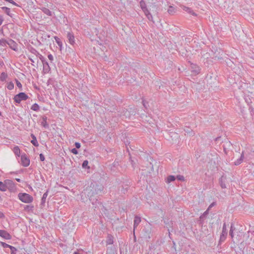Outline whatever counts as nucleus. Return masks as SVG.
Masks as SVG:
<instances>
[{
  "label": "nucleus",
  "instance_id": "nucleus-31",
  "mask_svg": "<svg viewBox=\"0 0 254 254\" xmlns=\"http://www.w3.org/2000/svg\"><path fill=\"white\" fill-rule=\"evenodd\" d=\"M31 109L34 111H38L39 110L40 108L37 103H35L32 106Z\"/></svg>",
  "mask_w": 254,
  "mask_h": 254
},
{
  "label": "nucleus",
  "instance_id": "nucleus-21",
  "mask_svg": "<svg viewBox=\"0 0 254 254\" xmlns=\"http://www.w3.org/2000/svg\"><path fill=\"white\" fill-rule=\"evenodd\" d=\"M176 180V177L173 175L168 176L166 179V183L169 184Z\"/></svg>",
  "mask_w": 254,
  "mask_h": 254
},
{
  "label": "nucleus",
  "instance_id": "nucleus-15",
  "mask_svg": "<svg viewBox=\"0 0 254 254\" xmlns=\"http://www.w3.org/2000/svg\"><path fill=\"white\" fill-rule=\"evenodd\" d=\"M140 221H141V218L140 217H139L138 216H135L134 217V224H133L134 229H135L138 225V224L140 223Z\"/></svg>",
  "mask_w": 254,
  "mask_h": 254
},
{
  "label": "nucleus",
  "instance_id": "nucleus-50",
  "mask_svg": "<svg viewBox=\"0 0 254 254\" xmlns=\"http://www.w3.org/2000/svg\"><path fill=\"white\" fill-rule=\"evenodd\" d=\"M229 235H230V236L232 238H233L234 237L233 232H232V231H230Z\"/></svg>",
  "mask_w": 254,
  "mask_h": 254
},
{
  "label": "nucleus",
  "instance_id": "nucleus-30",
  "mask_svg": "<svg viewBox=\"0 0 254 254\" xmlns=\"http://www.w3.org/2000/svg\"><path fill=\"white\" fill-rule=\"evenodd\" d=\"M8 41L4 39H0V46L5 47L7 45Z\"/></svg>",
  "mask_w": 254,
  "mask_h": 254
},
{
  "label": "nucleus",
  "instance_id": "nucleus-16",
  "mask_svg": "<svg viewBox=\"0 0 254 254\" xmlns=\"http://www.w3.org/2000/svg\"><path fill=\"white\" fill-rule=\"evenodd\" d=\"M31 136L32 138V139L31 141V142L32 143V144L36 147L38 146L39 143L37 140L36 136L33 134H31Z\"/></svg>",
  "mask_w": 254,
  "mask_h": 254
},
{
  "label": "nucleus",
  "instance_id": "nucleus-17",
  "mask_svg": "<svg viewBox=\"0 0 254 254\" xmlns=\"http://www.w3.org/2000/svg\"><path fill=\"white\" fill-rule=\"evenodd\" d=\"M184 131L190 136H193L195 134L194 131L189 127H186L184 128Z\"/></svg>",
  "mask_w": 254,
  "mask_h": 254
},
{
  "label": "nucleus",
  "instance_id": "nucleus-8",
  "mask_svg": "<svg viewBox=\"0 0 254 254\" xmlns=\"http://www.w3.org/2000/svg\"><path fill=\"white\" fill-rule=\"evenodd\" d=\"M86 191H87V196L89 197L90 201L92 200V197L94 196V195L97 194V192L96 189L93 190L89 188L86 189Z\"/></svg>",
  "mask_w": 254,
  "mask_h": 254
},
{
  "label": "nucleus",
  "instance_id": "nucleus-47",
  "mask_svg": "<svg viewBox=\"0 0 254 254\" xmlns=\"http://www.w3.org/2000/svg\"><path fill=\"white\" fill-rule=\"evenodd\" d=\"M47 85H49L50 84H51L52 83V79L51 78H50L47 81Z\"/></svg>",
  "mask_w": 254,
  "mask_h": 254
},
{
  "label": "nucleus",
  "instance_id": "nucleus-25",
  "mask_svg": "<svg viewBox=\"0 0 254 254\" xmlns=\"http://www.w3.org/2000/svg\"><path fill=\"white\" fill-rule=\"evenodd\" d=\"M34 209L33 205H27L24 207V210L27 212H32Z\"/></svg>",
  "mask_w": 254,
  "mask_h": 254
},
{
  "label": "nucleus",
  "instance_id": "nucleus-36",
  "mask_svg": "<svg viewBox=\"0 0 254 254\" xmlns=\"http://www.w3.org/2000/svg\"><path fill=\"white\" fill-rule=\"evenodd\" d=\"M30 60L32 63H35L37 62L38 63V60L37 56H33L32 58H30Z\"/></svg>",
  "mask_w": 254,
  "mask_h": 254
},
{
  "label": "nucleus",
  "instance_id": "nucleus-29",
  "mask_svg": "<svg viewBox=\"0 0 254 254\" xmlns=\"http://www.w3.org/2000/svg\"><path fill=\"white\" fill-rule=\"evenodd\" d=\"M168 12L170 14H173L176 12V9L173 6L170 5L168 9Z\"/></svg>",
  "mask_w": 254,
  "mask_h": 254
},
{
  "label": "nucleus",
  "instance_id": "nucleus-38",
  "mask_svg": "<svg viewBox=\"0 0 254 254\" xmlns=\"http://www.w3.org/2000/svg\"><path fill=\"white\" fill-rule=\"evenodd\" d=\"M15 82H16V85L17 86L20 88V89H22V84L19 81H18L17 79H15Z\"/></svg>",
  "mask_w": 254,
  "mask_h": 254
},
{
  "label": "nucleus",
  "instance_id": "nucleus-43",
  "mask_svg": "<svg viewBox=\"0 0 254 254\" xmlns=\"http://www.w3.org/2000/svg\"><path fill=\"white\" fill-rule=\"evenodd\" d=\"M39 58L40 59V60L43 64H48L47 62H45V59H44V57H42L41 55H40Z\"/></svg>",
  "mask_w": 254,
  "mask_h": 254
},
{
  "label": "nucleus",
  "instance_id": "nucleus-2",
  "mask_svg": "<svg viewBox=\"0 0 254 254\" xmlns=\"http://www.w3.org/2000/svg\"><path fill=\"white\" fill-rule=\"evenodd\" d=\"M18 198L23 202L29 203L33 201V197L26 193H19Z\"/></svg>",
  "mask_w": 254,
  "mask_h": 254
},
{
  "label": "nucleus",
  "instance_id": "nucleus-33",
  "mask_svg": "<svg viewBox=\"0 0 254 254\" xmlns=\"http://www.w3.org/2000/svg\"><path fill=\"white\" fill-rule=\"evenodd\" d=\"M55 39L56 42L57 43L59 47H62V42L61 41L60 39L58 37H55Z\"/></svg>",
  "mask_w": 254,
  "mask_h": 254
},
{
  "label": "nucleus",
  "instance_id": "nucleus-22",
  "mask_svg": "<svg viewBox=\"0 0 254 254\" xmlns=\"http://www.w3.org/2000/svg\"><path fill=\"white\" fill-rule=\"evenodd\" d=\"M13 151L16 156H17L18 157L20 156V150L18 146H16L14 147V148L13 149Z\"/></svg>",
  "mask_w": 254,
  "mask_h": 254
},
{
  "label": "nucleus",
  "instance_id": "nucleus-3",
  "mask_svg": "<svg viewBox=\"0 0 254 254\" xmlns=\"http://www.w3.org/2000/svg\"><path fill=\"white\" fill-rule=\"evenodd\" d=\"M28 98V96L24 92H20L19 94L16 95L13 99L14 101L17 103H20L21 101H25Z\"/></svg>",
  "mask_w": 254,
  "mask_h": 254
},
{
  "label": "nucleus",
  "instance_id": "nucleus-42",
  "mask_svg": "<svg viewBox=\"0 0 254 254\" xmlns=\"http://www.w3.org/2000/svg\"><path fill=\"white\" fill-rule=\"evenodd\" d=\"M48 58L49 60H50V62L52 63L54 61V57L52 55L49 54L48 55Z\"/></svg>",
  "mask_w": 254,
  "mask_h": 254
},
{
  "label": "nucleus",
  "instance_id": "nucleus-18",
  "mask_svg": "<svg viewBox=\"0 0 254 254\" xmlns=\"http://www.w3.org/2000/svg\"><path fill=\"white\" fill-rule=\"evenodd\" d=\"M244 151L242 152V154H241V155L240 157V158H239L238 159H237L235 162V165H238L239 164H240L243 159H244Z\"/></svg>",
  "mask_w": 254,
  "mask_h": 254
},
{
  "label": "nucleus",
  "instance_id": "nucleus-24",
  "mask_svg": "<svg viewBox=\"0 0 254 254\" xmlns=\"http://www.w3.org/2000/svg\"><path fill=\"white\" fill-rule=\"evenodd\" d=\"M48 191L47 190V191L43 194V196L41 199V205H44L45 201H46V198L48 196Z\"/></svg>",
  "mask_w": 254,
  "mask_h": 254
},
{
  "label": "nucleus",
  "instance_id": "nucleus-56",
  "mask_svg": "<svg viewBox=\"0 0 254 254\" xmlns=\"http://www.w3.org/2000/svg\"><path fill=\"white\" fill-rule=\"evenodd\" d=\"M73 254H80L78 252H74Z\"/></svg>",
  "mask_w": 254,
  "mask_h": 254
},
{
  "label": "nucleus",
  "instance_id": "nucleus-41",
  "mask_svg": "<svg viewBox=\"0 0 254 254\" xmlns=\"http://www.w3.org/2000/svg\"><path fill=\"white\" fill-rule=\"evenodd\" d=\"M4 0L7 2H9V3L12 4L13 5H14L16 6H18V5L16 2H15L13 0Z\"/></svg>",
  "mask_w": 254,
  "mask_h": 254
},
{
  "label": "nucleus",
  "instance_id": "nucleus-14",
  "mask_svg": "<svg viewBox=\"0 0 254 254\" xmlns=\"http://www.w3.org/2000/svg\"><path fill=\"white\" fill-rule=\"evenodd\" d=\"M121 116H124L126 118L130 119L131 114L130 112H129L127 110H124L123 112L120 114Z\"/></svg>",
  "mask_w": 254,
  "mask_h": 254
},
{
  "label": "nucleus",
  "instance_id": "nucleus-55",
  "mask_svg": "<svg viewBox=\"0 0 254 254\" xmlns=\"http://www.w3.org/2000/svg\"><path fill=\"white\" fill-rule=\"evenodd\" d=\"M142 102H143V105L144 107L145 108H146V104H145V103L144 102V101H143Z\"/></svg>",
  "mask_w": 254,
  "mask_h": 254
},
{
  "label": "nucleus",
  "instance_id": "nucleus-51",
  "mask_svg": "<svg viewBox=\"0 0 254 254\" xmlns=\"http://www.w3.org/2000/svg\"><path fill=\"white\" fill-rule=\"evenodd\" d=\"M220 138H221V137H220V136H219V137H216V138L215 139V141H218V140L220 139Z\"/></svg>",
  "mask_w": 254,
  "mask_h": 254
},
{
  "label": "nucleus",
  "instance_id": "nucleus-58",
  "mask_svg": "<svg viewBox=\"0 0 254 254\" xmlns=\"http://www.w3.org/2000/svg\"><path fill=\"white\" fill-rule=\"evenodd\" d=\"M0 115H1V112H0Z\"/></svg>",
  "mask_w": 254,
  "mask_h": 254
},
{
  "label": "nucleus",
  "instance_id": "nucleus-45",
  "mask_svg": "<svg viewBox=\"0 0 254 254\" xmlns=\"http://www.w3.org/2000/svg\"><path fill=\"white\" fill-rule=\"evenodd\" d=\"M71 151L74 154L76 155L78 154V151L77 150V149L76 148L72 149Z\"/></svg>",
  "mask_w": 254,
  "mask_h": 254
},
{
  "label": "nucleus",
  "instance_id": "nucleus-13",
  "mask_svg": "<svg viewBox=\"0 0 254 254\" xmlns=\"http://www.w3.org/2000/svg\"><path fill=\"white\" fill-rule=\"evenodd\" d=\"M47 117L45 116L42 117V121L41 122V125L45 128L49 127V125L47 123Z\"/></svg>",
  "mask_w": 254,
  "mask_h": 254
},
{
  "label": "nucleus",
  "instance_id": "nucleus-12",
  "mask_svg": "<svg viewBox=\"0 0 254 254\" xmlns=\"http://www.w3.org/2000/svg\"><path fill=\"white\" fill-rule=\"evenodd\" d=\"M7 45H9L10 48L14 51H17V44L12 39H10L8 41Z\"/></svg>",
  "mask_w": 254,
  "mask_h": 254
},
{
  "label": "nucleus",
  "instance_id": "nucleus-52",
  "mask_svg": "<svg viewBox=\"0 0 254 254\" xmlns=\"http://www.w3.org/2000/svg\"><path fill=\"white\" fill-rule=\"evenodd\" d=\"M4 217V215L2 213L0 212V218H2Z\"/></svg>",
  "mask_w": 254,
  "mask_h": 254
},
{
  "label": "nucleus",
  "instance_id": "nucleus-4",
  "mask_svg": "<svg viewBox=\"0 0 254 254\" xmlns=\"http://www.w3.org/2000/svg\"><path fill=\"white\" fill-rule=\"evenodd\" d=\"M147 8L152 15V14L154 15H158V6L155 3L149 5Z\"/></svg>",
  "mask_w": 254,
  "mask_h": 254
},
{
  "label": "nucleus",
  "instance_id": "nucleus-23",
  "mask_svg": "<svg viewBox=\"0 0 254 254\" xmlns=\"http://www.w3.org/2000/svg\"><path fill=\"white\" fill-rule=\"evenodd\" d=\"M113 237L111 235H108L106 241L107 244L111 245L113 244Z\"/></svg>",
  "mask_w": 254,
  "mask_h": 254
},
{
  "label": "nucleus",
  "instance_id": "nucleus-11",
  "mask_svg": "<svg viewBox=\"0 0 254 254\" xmlns=\"http://www.w3.org/2000/svg\"><path fill=\"white\" fill-rule=\"evenodd\" d=\"M191 71L196 75L200 72V69L197 64H191Z\"/></svg>",
  "mask_w": 254,
  "mask_h": 254
},
{
  "label": "nucleus",
  "instance_id": "nucleus-32",
  "mask_svg": "<svg viewBox=\"0 0 254 254\" xmlns=\"http://www.w3.org/2000/svg\"><path fill=\"white\" fill-rule=\"evenodd\" d=\"M43 71L45 73L48 72L50 70L49 64H43Z\"/></svg>",
  "mask_w": 254,
  "mask_h": 254
},
{
  "label": "nucleus",
  "instance_id": "nucleus-28",
  "mask_svg": "<svg viewBox=\"0 0 254 254\" xmlns=\"http://www.w3.org/2000/svg\"><path fill=\"white\" fill-rule=\"evenodd\" d=\"M7 77V74L6 72H2L0 76V80L1 81H4Z\"/></svg>",
  "mask_w": 254,
  "mask_h": 254
},
{
  "label": "nucleus",
  "instance_id": "nucleus-19",
  "mask_svg": "<svg viewBox=\"0 0 254 254\" xmlns=\"http://www.w3.org/2000/svg\"><path fill=\"white\" fill-rule=\"evenodd\" d=\"M1 8L4 11V12L7 15H8V16H9L11 17H12V14L10 12V9L9 8L5 7V6H3V7H1Z\"/></svg>",
  "mask_w": 254,
  "mask_h": 254
},
{
  "label": "nucleus",
  "instance_id": "nucleus-57",
  "mask_svg": "<svg viewBox=\"0 0 254 254\" xmlns=\"http://www.w3.org/2000/svg\"><path fill=\"white\" fill-rule=\"evenodd\" d=\"M107 254H111L109 253H107Z\"/></svg>",
  "mask_w": 254,
  "mask_h": 254
},
{
  "label": "nucleus",
  "instance_id": "nucleus-10",
  "mask_svg": "<svg viewBox=\"0 0 254 254\" xmlns=\"http://www.w3.org/2000/svg\"><path fill=\"white\" fill-rule=\"evenodd\" d=\"M67 37L69 43L71 45H74L75 44L74 36L72 32H68L67 34Z\"/></svg>",
  "mask_w": 254,
  "mask_h": 254
},
{
  "label": "nucleus",
  "instance_id": "nucleus-5",
  "mask_svg": "<svg viewBox=\"0 0 254 254\" xmlns=\"http://www.w3.org/2000/svg\"><path fill=\"white\" fill-rule=\"evenodd\" d=\"M13 185V182L9 180H7L4 181V183L0 181V190L5 191L7 189V185Z\"/></svg>",
  "mask_w": 254,
  "mask_h": 254
},
{
  "label": "nucleus",
  "instance_id": "nucleus-40",
  "mask_svg": "<svg viewBox=\"0 0 254 254\" xmlns=\"http://www.w3.org/2000/svg\"><path fill=\"white\" fill-rule=\"evenodd\" d=\"M1 245L3 246V248H10L12 246L9 245L8 244H7L4 242L1 243Z\"/></svg>",
  "mask_w": 254,
  "mask_h": 254
},
{
  "label": "nucleus",
  "instance_id": "nucleus-49",
  "mask_svg": "<svg viewBox=\"0 0 254 254\" xmlns=\"http://www.w3.org/2000/svg\"><path fill=\"white\" fill-rule=\"evenodd\" d=\"M3 21V18L2 16L0 15V25H1Z\"/></svg>",
  "mask_w": 254,
  "mask_h": 254
},
{
  "label": "nucleus",
  "instance_id": "nucleus-26",
  "mask_svg": "<svg viewBox=\"0 0 254 254\" xmlns=\"http://www.w3.org/2000/svg\"><path fill=\"white\" fill-rule=\"evenodd\" d=\"M41 9L42 11L46 15L49 16L52 15V12L48 8L46 7H42Z\"/></svg>",
  "mask_w": 254,
  "mask_h": 254
},
{
  "label": "nucleus",
  "instance_id": "nucleus-20",
  "mask_svg": "<svg viewBox=\"0 0 254 254\" xmlns=\"http://www.w3.org/2000/svg\"><path fill=\"white\" fill-rule=\"evenodd\" d=\"M183 9L187 12L189 13H190L193 15H196L195 13L190 8L185 6H182Z\"/></svg>",
  "mask_w": 254,
  "mask_h": 254
},
{
  "label": "nucleus",
  "instance_id": "nucleus-46",
  "mask_svg": "<svg viewBox=\"0 0 254 254\" xmlns=\"http://www.w3.org/2000/svg\"><path fill=\"white\" fill-rule=\"evenodd\" d=\"M75 146L76 148H79L80 147V143L79 142H75Z\"/></svg>",
  "mask_w": 254,
  "mask_h": 254
},
{
  "label": "nucleus",
  "instance_id": "nucleus-39",
  "mask_svg": "<svg viewBox=\"0 0 254 254\" xmlns=\"http://www.w3.org/2000/svg\"><path fill=\"white\" fill-rule=\"evenodd\" d=\"M177 179L179 180V181H184L185 180V179H184V177L183 176H182V175H178L177 176Z\"/></svg>",
  "mask_w": 254,
  "mask_h": 254
},
{
  "label": "nucleus",
  "instance_id": "nucleus-48",
  "mask_svg": "<svg viewBox=\"0 0 254 254\" xmlns=\"http://www.w3.org/2000/svg\"><path fill=\"white\" fill-rule=\"evenodd\" d=\"M235 229V228L234 226V225L233 224L231 225V228L230 231H232V232H234V230Z\"/></svg>",
  "mask_w": 254,
  "mask_h": 254
},
{
  "label": "nucleus",
  "instance_id": "nucleus-9",
  "mask_svg": "<svg viewBox=\"0 0 254 254\" xmlns=\"http://www.w3.org/2000/svg\"><path fill=\"white\" fill-rule=\"evenodd\" d=\"M0 236L6 240H10L11 235L6 231L0 230Z\"/></svg>",
  "mask_w": 254,
  "mask_h": 254
},
{
  "label": "nucleus",
  "instance_id": "nucleus-37",
  "mask_svg": "<svg viewBox=\"0 0 254 254\" xmlns=\"http://www.w3.org/2000/svg\"><path fill=\"white\" fill-rule=\"evenodd\" d=\"M9 249L11 250V254H16L17 249L15 247L11 246Z\"/></svg>",
  "mask_w": 254,
  "mask_h": 254
},
{
  "label": "nucleus",
  "instance_id": "nucleus-7",
  "mask_svg": "<svg viewBox=\"0 0 254 254\" xmlns=\"http://www.w3.org/2000/svg\"><path fill=\"white\" fill-rule=\"evenodd\" d=\"M21 164L24 167H27L30 164V159L25 154L21 156Z\"/></svg>",
  "mask_w": 254,
  "mask_h": 254
},
{
  "label": "nucleus",
  "instance_id": "nucleus-34",
  "mask_svg": "<svg viewBox=\"0 0 254 254\" xmlns=\"http://www.w3.org/2000/svg\"><path fill=\"white\" fill-rule=\"evenodd\" d=\"M7 88L9 90H12L14 88V84L12 82H10L7 84Z\"/></svg>",
  "mask_w": 254,
  "mask_h": 254
},
{
  "label": "nucleus",
  "instance_id": "nucleus-35",
  "mask_svg": "<svg viewBox=\"0 0 254 254\" xmlns=\"http://www.w3.org/2000/svg\"><path fill=\"white\" fill-rule=\"evenodd\" d=\"M88 161L87 160H85L83 161L82 166L83 168H89V167L88 166Z\"/></svg>",
  "mask_w": 254,
  "mask_h": 254
},
{
  "label": "nucleus",
  "instance_id": "nucleus-53",
  "mask_svg": "<svg viewBox=\"0 0 254 254\" xmlns=\"http://www.w3.org/2000/svg\"><path fill=\"white\" fill-rule=\"evenodd\" d=\"M214 204H215V203H214V202H213V203H211V204L210 205V206H209V207H211L213 206L214 205Z\"/></svg>",
  "mask_w": 254,
  "mask_h": 254
},
{
  "label": "nucleus",
  "instance_id": "nucleus-44",
  "mask_svg": "<svg viewBox=\"0 0 254 254\" xmlns=\"http://www.w3.org/2000/svg\"><path fill=\"white\" fill-rule=\"evenodd\" d=\"M39 156H40V159L41 161H44L45 160L44 155L42 153L40 154Z\"/></svg>",
  "mask_w": 254,
  "mask_h": 254
},
{
  "label": "nucleus",
  "instance_id": "nucleus-6",
  "mask_svg": "<svg viewBox=\"0 0 254 254\" xmlns=\"http://www.w3.org/2000/svg\"><path fill=\"white\" fill-rule=\"evenodd\" d=\"M227 233L228 232L226 228V223H224L222 228V231L220 237V242H224L226 240L227 236Z\"/></svg>",
  "mask_w": 254,
  "mask_h": 254
},
{
  "label": "nucleus",
  "instance_id": "nucleus-1",
  "mask_svg": "<svg viewBox=\"0 0 254 254\" xmlns=\"http://www.w3.org/2000/svg\"><path fill=\"white\" fill-rule=\"evenodd\" d=\"M140 6L141 8L142 9V11L144 12L145 15H146L147 19L152 21L153 23H154V21L153 20V16L152 14L150 13V11L147 7L146 3L143 0H141L140 1Z\"/></svg>",
  "mask_w": 254,
  "mask_h": 254
},
{
  "label": "nucleus",
  "instance_id": "nucleus-54",
  "mask_svg": "<svg viewBox=\"0 0 254 254\" xmlns=\"http://www.w3.org/2000/svg\"><path fill=\"white\" fill-rule=\"evenodd\" d=\"M16 181H17L18 182H21V180L19 179H16Z\"/></svg>",
  "mask_w": 254,
  "mask_h": 254
},
{
  "label": "nucleus",
  "instance_id": "nucleus-27",
  "mask_svg": "<svg viewBox=\"0 0 254 254\" xmlns=\"http://www.w3.org/2000/svg\"><path fill=\"white\" fill-rule=\"evenodd\" d=\"M219 182L220 185L222 189H225L226 188V185L224 181L223 177H221L219 179Z\"/></svg>",
  "mask_w": 254,
  "mask_h": 254
}]
</instances>
